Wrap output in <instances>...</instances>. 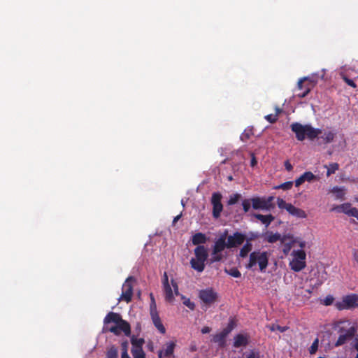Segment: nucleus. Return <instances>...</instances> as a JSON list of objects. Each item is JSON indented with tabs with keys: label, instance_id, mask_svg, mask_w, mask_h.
Here are the masks:
<instances>
[{
	"label": "nucleus",
	"instance_id": "9b49d317",
	"mask_svg": "<svg viewBox=\"0 0 358 358\" xmlns=\"http://www.w3.org/2000/svg\"><path fill=\"white\" fill-rule=\"evenodd\" d=\"M134 281V278L132 277H129L125 280L124 283L122 287V294L118 299V301H124L127 303H129L131 300V297L133 295V286L132 282Z\"/></svg>",
	"mask_w": 358,
	"mask_h": 358
},
{
	"label": "nucleus",
	"instance_id": "a19ab883",
	"mask_svg": "<svg viewBox=\"0 0 358 358\" xmlns=\"http://www.w3.org/2000/svg\"><path fill=\"white\" fill-rule=\"evenodd\" d=\"M150 316L154 317L155 315H159L157 310V305L155 301L150 302Z\"/></svg>",
	"mask_w": 358,
	"mask_h": 358
},
{
	"label": "nucleus",
	"instance_id": "7c9ffc66",
	"mask_svg": "<svg viewBox=\"0 0 358 358\" xmlns=\"http://www.w3.org/2000/svg\"><path fill=\"white\" fill-rule=\"evenodd\" d=\"M107 358H118V349L114 345L108 348L106 352Z\"/></svg>",
	"mask_w": 358,
	"mask_h": 358
},
{
	"label": "nucleus",
	"instance_id": "e433bc0d",
	"mask_svg": "<svg viewBox=\"0 0 358 358\" xmlns=\"http://www.w3.org/2000/svg\"><path fill=\"white\" fill-rule=\"evenodd\" d=\"M267 328H268L271 331L278 330L280 332H284L287 329V327H281L277 324L268 325Z\"/></svg>",
	"mask_w": 358,
	"mask_h": 358
},
{
	"label": "nucleus",
	"instance_id": "473e14b6",
	"mask_svg": "<svg viewBox=\"0 0 358 358\" xmlns=\"http://www.w3.org/2000/svg\"><path fill=\"white\" fill-rule=\"evenodd\" d=\"M181 299H182L183 304L189 308L190 310H194L195 308V304L192 302L189 298H187L182 295H181Z\"/></svg>",
	"mask_w": 358,
	"mask_h": 358
},
{
	"label": "nucleus",
	"instance_id": "bb28decb",
	"mask_svg": "<svg viewBox=\"0 0 358 358\" xmlns=\"http://www.w3.org/2000/svg\"><path fill=\"white\" fill-rule=\"evenodd\" d=\"M152 322L155 327L157 329V330L162 334L166 333V329L164 327L161 319L159 315H155L154 317H151Z\"/></svg>",
	"mask_w": 358,
	"mask_h": 358
},
{
	"label": "nucleus",
	"instance_id": "20e7f679",
	"mask_svg": "<svg viewBox=\"0 0 358 358\" xmlns=\"http://www.w3.org/2000/svg\"><path fill=\"white\" fill-rule=\"evenodd\" d=\"M289 268L294 272H300L306 266V253L303 248L294 249L290 253Z\"/></svg>",
	"mask_w": 358,
	"mask_h": 358
},
{
	"label": "nucleus",
	"instance_id": "7ed1b4c3",
	"mask_svg": "<svg viewBox=\"0 0 358 358\" xmlns=\"http://www.w3.org/2000/svg\"><path fill=\"white\" fill-rule=\"evenodd\" d=\"M194 257L189 262L190 266L198 273H201L206 266V262L208 256V250L203 245H198L194 250Z\"/></svg>",
	"mask_w": 358,
	"mask_h": 358
},
{
	"label": "nucleus",
	"instance_id": "f257e3e1",
	"mask_svg": "<svg viewBox=\"0 0 358 358\" xmlns=\"http://www.w3.org/2000/svg\"><path fill=\"white\" fill-rule=\"evenodd\" d=\"M103 323V329L105 331H110L117 336L122 333L127 336L130 335L131 328L129 324L123 320L118 313L110 312L105 317Z\"/></svg>",
	"mask_w": 358,
	"mask_h": 358
},
{
	"label": "nucleus",
	"instance_id": "37998d69",
	"mask_svg": "<svg viewBox=\"0 0 358 358\" xmlns=\"http://www.w3.org/2000/svg\"><path fill=\"white\" fill-rule=\"evenodd\" d=\"M318 343H319L318 338H316L313 341V343H312V345L309 349V352L310 354H314L316 352V351L317 350V348H318Z\"/></svg>",
	"mask_w": 358,
	"mask_h": 358
},
{
	"label": "nucleus",
	"instance_id": "2f4dec72",
	"mask_svg": "<svg viewBox=\"0 0 358 358\" xmlns=\"http://www.w3.org/2000/svg\"><path fill=\"white\" fill-rule=\"evenodd\" d=\"M325 168L327 169V176H329L334 173L338 169V164L337 163H331L328 166L325 165Z\"/></svg>",
	"mask_w": 358,
	"mask_h": 358
},
{
	"label": "nucleus",
	"instance_id": "f704fd0d",
	"mask_svg": "<svg viewBox=\"0 0 358 358\" xmlns=\"http://www.w3.org/2000/svg\"><path fill=\"white\" fill-rule=\"evenodd\" d=\"M225 272L234 278H239L241 275V272L236 268H232L229 270L225 269Z\"/></svg>",
	"mask_w": 358,
	"mask_h": 358
},
{
	"label": "nucleus",
	"instance_id": "dca6fc26",
	"mask_svg": "<svg viewBox=\"0 0 358 358\" xmlns=\"http://www.w3.org/2000/svg\"><path fill=\"white\" fill-rule=\"evenodd\" d=\"M315 82L316 80H312L310 77L301 78L298 82L297 86L299 90H303L304 87L305 91L302 94H299V96L301 97L306 96Z\"/></svg>",
	"mask_w": 358,
	"mask_h": 358
},
{
	"label": "nucleus",
	"instance_id": "4be33fe9",
	"mask_svg": "<svg viewBox=\"0 0 358 358\" xmlns=\"http://www.w3.org/2000/svg\"><path fill=\"white\" fill-rule=\"evenodd\" d=\"M208 241V238L206 234L201 232L196 233L192 237V242L194 245L205 244Z\"/></svg>",
	"mask_w": 358,
	"mask_h": 358
},
{
	"label": "nucleus",
	"instance_id": "393cba45",
	"mask_svg": "<svg viewBox=\"0 0 358 358\" xmlns=\"http://www.w3.org/2000/svg\"><path fill=\"white\" fill-rule=\"evenodd\" d=\"M331 192L334 194L336 199H344L346 189L344 187L336 186L331 189Z\"/></svg>",
	"mask_w": 358,
	"mask_h": 358
},
{
	"label": "nucleus",
	"instance_id": "79ce46f5",
	"mask_svg": "<svg viewBox=\"0 0 358 358\" xmlns=\"http://www.w3.org/2000/svg\"><path fill=\"white\" fill-rule=\"evenodd\" d=\"M252 205L251 199H245L242 202L243 208L245 212H248Z\"/></svg>",
	"mask_w": 358,
	"mask_h": 358
},
{
	"label": "nucleus",
	"instance_id": "ea45409f",
	"mask_svg": "<svg viewBox=\"0 0 358 358\" xmlns=\"http://www.w3.org/2000/svg\"><path fill=\"white\" fill-rule=\"evenodd\" d=\"M277 204L280 208L282 209H286L287 210L288 206H289L291 203H287L285 200L280 198H278L277 199Z\"/></svg>",
	"mask_w": 358,
	"mask_h": 358
},
{
	"label": "nucleus",
	"instance_id": "c9c22d12",
	"mask_svg": "<svg viewBox=\"0 0 358 358\" xmlns=\"http://www.w3.org/2000/svg\"><path fill=\"white\" fill-rule=\"evenodd\" d=\"M280 110L279 108H276L275 114H270L265 116V119L271 123H273L277 120L278 114L280 113Z\"/></svg>",
	"mask_w": 358,
	"mask_h": 358
},
{
	"label": "nucleus",
	"instance_id": "1a4fd4ad",
	"mask_svg": "<svg viewBox=\"0 0 358 358\" xmlns=\"http://www.w3.org/2000/svg\"><path fill=\"white\" fill-rule=\"evenodd\" d=\"M162 285L166 301L169 303H173L175 296L179 295L177 283L173 279L169 282L167 273L165 272L163 275Z\"/></svg>",
	"mask_w": 358,
	"mask_h": 358
},
{
	"label": "nucleus",
	"instance_id": "603ef678",
	"mask_svg": "<svg viewBox=\"0 0 358 358\" xmlns=\"http://www.w3.org/2000/svg\"><path fill=\"white\" fill-rule=\"evenodd\" d=\"M129 343L127 341H124L122 343V352H128Z\"/></svg>",
	"mask_w": 358,
	"mask_h": 358
},
{
	"label": "nucleus",
	"instance_id": "f3484780",
	"mask_svg": "<svg viewBox=\"0 0 358 358\" xmlns=\"http://www.w3.org/2000/svg\"><path fill=\"white\" fill-rule=\"evenodd\" d=\"M232 329V324H229V326L224 329L220 333L217 334L213 336V342L217 343L220 347H224L226 343V338Z\"/></svg>",
	"mask_w": 358,
	"mask_h": 358
},
{
	"label": "nucleus",
	"instance_id": "864d4df0",
	"mask_svg": "<svg viewBox=\"0 0 358 358\" xmlns=\"http://www.w3.org/2000/svg\"><path fill=\"white\" fill-rule=\"evenodd\" d=\"M251 155H252V159H251V162H250V165H251V166H255L257 164V162L255 159V155L253 154H252Z\"/></svg>",
	"mask_w": 358,
	"mask_h": 358
},
{
	"label": "nucleus",
	"instance_id": "72a5a7b5",
	"mask_svg": "<svg viewBox=\"0 0 358 358\" xmlns=\"http://www.w3.org/2000/svg\"><path fill=\"white\" fill-rule=\"evenodd\" d=\"M241 194H238V193H236V194H234L232 195H230L229 196V199L228 202H227L228 205H234V204H235L241 199Z\"/></svg>",
	"mask_w": 358,
	"mask_h": 358
},
{
	"label": "nucleus",
	"instance_id": "c03bdc74",
	"mask_svg": "<svg viewBox=\"0 0 358 358\" xmlns=\"http://www.w3.org/2000/svg\"><path fill=\"white\" fill-rule=\"evenodd\" d=\"M334 301V298L331 295L327 296L323 300H322V304L325 306H329L333 303Z\"/></svg>",
	"mask_w": 358,
	"mask_h": 358
},
{
	"label": "nucleus",
	"instance_id": "9d476101",
	"mask_svg": "<svg viewBox=\"0 0 358 358\" xmlns=\"http://www.w3.org/2000/svg\"><path fill=\"white\" fill-rule=\"evenodd\" d=\"M335 306L340 310L358 307V295L356 294L346 295L341 301L336 302Z\"/></svg>",
	"mask_w": 358,
	"mask_h": 358
},
{
	"label": "nucleus",
	"instance_id": "09e8293b",
	"mask_svg": "<svg viewBox=\"0 0 358 358\" xmlns=\"http://www.w3.org/2000/svg\"><path fill=\"white\" fill-rule=\"evenodd\" d=\"M251 134V130H245V131L241 134V138L242 141H245L250 138Z\"/></svg>",
	"mask_w": 358,
	"mask_h": 358
},
{
	"label": "nucleus",
	"instance_id": "f8f14e48",
	"mask_svg": "<svg viewBox=\"0 0 358 358\" xmlns=\"http://www.w3.org/2000/svg\"><path fill=\"white\" fill-rule=\"evenodd\" d=\"M273 197L270 196L268 199L265 198L254 197L251 199L252 206L255 210H269L271 208V203Z\"/></svg>",
	"mask_w": 358,
	"mask_h": 358
},
{
	"label": "nucleus",
	"instance_id": "c85d7f7f",
	"mask_svg": "<svg viewBox=\"0 0 358 358\" xmlns=\"http://www.w3.org/2000/svg\"><path fill=\"white\" fill-rule=\"evenodd\" d=\"M252 250V243L247 241L240 250L239 255L241 257H245Z\"/></svg>",
	"mask_w": 358,
	"mask_h": 358
},
{
	"label": "nucleus",
	"instance_id": "8fccbe9b",
	"mask_svg": "<svg viewBox=\"0 0 358 358\" xmlns=\"http://www.w3.org/2000/svg\"><path fill=\"white\" fill-rule=\"evenodd\" d=\"M353 260L358 264V250H353L352 251Z\"/></svg>",
	"mask_w": 358,
	"mask_h": 358
},
{
	"label": "nucleus",
	"instance_id": "4d7b16f0",
	"mask_svg": "<svg viewBox=\"0 0 358 358\" xmlns=\"http://www.w3.org/2000/svg\"><path fill=\"white\" fill-rule=\"evenodd\" d=\"M354 347L355 350L358 351V340H356Z\"/></svg>",
	"mask_w": 358,
	"mask_h": 358
},
{
	"label": "nucleus",
	"instance_id": "4c0bfd02",
	"mask_svg": "<svg viewBox=\"0 0 358 358\" xmlns=\"http://www.w3.org/2000/svg\"><path fill=\"white\" fill-rule=\"evenodd\" d=\"M143 343H144V340L143 338H134V337H133L131 338L132 348H135V347L142 348V345Z\"/></svg>",
	"mask_w": 358,
	"mask_h": 358
},
{
	"label": "nucleus",
	"instance_id": "423d86ee",
	"mask_svg": "<svg viewBox=\"0 0 358 358\" xmlns=\"http://www.w3.org/2000/svg\"><path fill=\"white\" fill-rule=\"evenodd\" d=\"M338 325L340 336L336 342V346L342 345L345 343L348 340L353 337L356 331L355 326L352 325L349 320H341L338 322Z\"/></svg>",
	"mask_w": 358,
	"mask_h": 358
},
{
	"label": "nucleus",
	"instance_id": "ddd939ff",
	"mask_svg": "<svg viewBox=\"0 0 358 358\" xmlns=\"http://www.w3.org/2000/svg\"><path fill=\"white\" fill-rule=\"evenodd\" d=\"M222 196L220 192H214L212 194L211 203L213 205V215L215 218H218L222 211Z\"/></svg>",
	"mask_w": 358,
	"mask_h": 358
},
{
	"label": "nucleus",
	"instance_id": "b1692460",
	"mask_svg": "<svg viewBox=\"0 0 358 358\" xmlns=\"http://www.w3.org/2000/svg\"><path fill=\"white\" fill-rule=\"evenodd\" d=\"M351 208L352 205L350 203H344L343 204L334 206L331 208V211L343 213L348 215Z\"/></svg>",
	"mask_w": 358,
	"mask_h": 358
},
{
	"label": "nucleus",
	"instance_id": "13d9d810",
	"mask_svg": "<svg viewBox=\"0 0 358 358\" xmlns=\"http://www.w3.org/2000/svg\"><path fill=\"white\" fill-rule=\"evenodd\" d=\"M180 217V215H177L176 217H174L173 219V222H177Z\"/></svg>",
	"mask_w": 358,
	"mask_h": 358
},
{
	"label": "nucleus",
	"instance_id": "58836bf2",
	"mask_svg": "<svg viewBox=\"0 0 358 358\" xmlns=\"http://www.w3.org/2000/svg\"><path fill=\"white\" fill-rule=\"evenodd\" d=\"M292 185H293V182L288 181V182H285L282 184H280V185L276 186L275 188V189H282L283 190H288L292 188Z\"/></svg>",
	"mask_w": 358,
	"mask_h": 358
},
{
	"label": "nucleus",
	"instance_id": "412c9836",
	"mask_svg": "<svg viewBox=\"0 0 358 358\" xmlns=\"http://www.w3.org/2000/svg\"><path fill=\"white\" fill-rule=\"evenodd\" d=\"M290 215L296 217L298 218H306L307 215L306 212L299 208L295 207L292 204L288 206V209L287 210Z\"/></svg>",
	"mask_w": 358,
	"mask_h": 358
},
{
	"label": "nucleus",
	"instance_id": "5701e85b",
	"mask_svg": "<svg viewBox=\"0 0 358 358\" xmlns=\"http://www.w3.org/2000/svg\"><path fill=\"white\" fill-rule=\"evenodd\" d=\"M264 239L270 243H273L277 241H282V236L278 233H273L268 231L264 235Z\"/></svg>",
	"mask_w": 358,
	"mask_h": 358
},
{
	"label": "nucleus",
	"instance_id": "3c124183",
	"mask_svg": "<svg viewBox=\"0 0 358 358\" xmlns=\"http://www.w3.org/2000/svg\"><path fill=\"white\" fill-rule=\"evenodd\" d=\"M285 167L286 170H287L288 171H291L293 169L292 165L290 164V162L288 160L285 162Z\"/></svg>",
	"mask_w": 358,
	"mask_h": 358
},
{
	"label": "nucleus",
	"instance_id": "f03ea898",
	"mask_svg": "<svg viewBox=\"0 0 358 358\" xmlns=\"http://www.w3.org/2000/svg\"><path fill=\"white\" fill-rule=\"evenodd\" d=\"M292 131L295 134L297 140L302 141L306 138L313 140L322 134L320 129L313 127L310 124H302L294 122L290 126Z\"/></svg>",
	"mask_w": 358,
	"mask_h": 358
},
{
	"label": "nucleus",
	"instance_id": "2eb2a0df",
	"mask_svg": "<svg viewBox=\"0 0 358 358\" xmlns=\"http://www.w3.org/2000/svg\"><path fill=\"white\" fill-rule=\"evenodd\" d=\"M227 248H236L241 245L245 240V234L236 232L229 236H227Z\"/></svg>",
	"mask_w": 358,
	"mask_h": 358
},
{
	"label": "nucleus",
	"instance_id": "a878e982",
	"mask_svg": "<svg viewBox=\"0 0 358 358\" xmlns=\"http://www.w3.org/2000/svg\"><path fill=\"white\" fill-rule=\"evenodd\" d=\"M255 217L258 219L262 223L264 224L267 227L274 220L272 215H263L261 214H255Z\"/></svg>",
	"mask_w": 358,
	"mask_h": 358
},
{
	"label": "nucleus",
	"instance_id": "a211bd4d",
	"mask_svg": "<svg viewBox=\"0 0 358 358\" xmlns=\"http://www.w3.org/2000/svg\"><path fill=\"white\" fill-rule=\"evenodd\" d=\"M249 341V336L247 334H238L234 337L233 346L236 348L245 347Z\"/></svg>",
	"mask_w": 358,
	"mask_h": 358
},
{
	"label": "nucleus",
	"instance_id": "6ab92c4d",
	"mask_svg": "<svg viewBox=\"0 0 358 358\" xmlns=\"http://www.w3.org/2000/svg\"><path fill=\"white\" fill-rule=\"evenodd\" d=\"M176 343L170 341L166 343L165 348L158 352L159 358H168L173 355Z\"/></svg>",
	"mask_w": 358,
	"mask_h": 358
},
{
	"label": "nucleus",
	"instance_id": "cd10ccee",
	"mask_svg": "<svg viewBox=\"0 0 358 358\" xmlns=\"http://www.w3.org/2000/svg\"><path fill=\"white\" fill-rule=\"evenodd\" d=\"M335 135L336 134L333 131L329 130L325 131L321 138L324 143H329L334 141Z\"/></svg>",
	"mask_w": 358,
	"mask_h": 358
},
{
	"label": "nucleus",
	"instance_id": "4468645a",
	"mask_svg": "<svg viewBox=\"0 0 358 358\" xmlns=\"http://www.w3.org/2000/svg\"><path fill=\"white\" fill-rule=\"evenodd\" d=\"M199 297L203 303L212 304L217 297V294L212 288H207L199 291Z\"/></svg>",
	"mask_w": 358,
	"mask_h": 358
},
{
	"label": "nucleus",
	"instance_id": "0eeeda50",
	"mask_svg": "<svg viewBox=\"0 0 358 358\" xmlns=\"http://www.w3.org/2000/svg\"><path fill=\"white\" fill-rule=\"evenodd\" d=\"M280 243L282 245V252L285 255L291 253L292 247L299 246L300 248H305L307 244L306 241L301 237L294 236L290 234L283 235Z\"/></svg>",
	"mask_w": 358,
	"mask_h": 358
},
{
	"label": "nucleus",
	"instance_id": "5fc2aeb1",
	"mask_svg": "<svg viewBox=\"0 0 358 358\" xmlns=\"http://www.w3.org/2000/svg\"><path fill=\"white\" fill-rule=\"evenodd\" d=\"M210 331V328L208 327H204L201 329L202 334H208Z\"/></svg>",
	"mask_w": 358,
	"mask_h": 358
},
{
	"label": "nucleus",
	"instance_id": "de8ad7c7",
	"mask_svg": "<svg viewBox=\"0 0 358 358\" xmlns=\"http://www.w3.org/2000/svg\"><path fill=\"white\" fill-rule=\"evenodd\" d=\"M246 358H261L260 355L258 352L251 351L248 355Z\"/></svg>",
	"mask_w": 358,
	"mask_h": 358
},
{
	"label": "nucleus",
	"instance_id": "39448f33",
	"mask_svg": "<svg viewBox=\"0 0 358 358\" xmlns=\"http://www.w3.org/2000/svg\"><path fill=\"white\" fill-rule=\"evenodd\" d=\"M269 253L266 251L257 250L250 253L249 262L246 267L252 268L256 265L259 266V270L264 272L268 263Z\"/></svg>",
	"mask_w": 358,
	"mask_h": 358
},
{
	"label": "nucleus",
	"instance_id": "c756f323",
	"mask_svg": "<svg viewBox=\"0 0 358 358\" xmlns=\"http://www.w3.org/2000/svg\"><path fill=\"white\" fill-rule=\"evenodd\" d=\"M131 354L134 358H145V355L142 348L135 347L131 349Z\"/></svg>",
	"mask_w": 358,
	"mask_h": 358
},
{
	"label": "nucleus",
	"instance_id": "680f3d73",
	"mask_svg": "<svg viewBox=\"0 0 358 358\" xmlns=\"http://www.w3.org/2000/svg\"><path fill=\"white\" fill-rule=\"evenodd\" d=\"M357 78H358V76H357Z\"/></svg>",
	"mask_w": 358,
	"mask_h": 358
},
{
	"label": "nucleus",
	"instance_id": "aec40b11",
	"mask_svg": "<svg viewBox=\"0 0 358 358\" xmlns=\"http://www.w3.org/2000/svg\"><path fill=\"white\" fill-rule=\"evenodd\" d=\"M317 179V177L310 171H306L299 178L295 180L296 187L300 186L304 182H312Z\"/></svg>",
	"mask_w": 358,
	"mask_h": 358
},
{
	"label": "nucleus",
	"instance_id": "a18cd8bd",
	"mask_svg": "<svg viewBox=\"0 0 358 358\" xmlns=\"http://www.w3.org/2000/svg\"><path fill=\"white\" fill-rule=\"evenodd\" d=\"M348 215L356 217L358 220V209L352 206Z\"/></svg>",
	"mask_w": 358,
	"mask_h": 358
},
{
	"label": "nucleus",
	"instance_id": "49530a36",
	"mask_svg": "<svg viewBox=\"0 0 358 358\" xmlns=\"http://www.w3.org/2000/svg\"><path fill=\"white\" fill-rule=\"evenodd\" d=\"M343 80H345V82L350 87H353V88H356L357 87V85L355 84V83L351 80V79H349L347 77H343Z\"/></svg>",
	"mask_w": 358,
	"mask_h": 358
},
{
	"label": "nucleus",
	"instance_id": "6e6d98bb",
	"mask_svg": "<svg viewBox=\"0 0 358 358\" xmlns=\"http://www.w3.org/2000/svg\"><path fill=\"white\" fill-rule=\"evenodd\" d=\"M121 358H131L128 355V352H122Z\"/></svg>",
	"mask_w": 358,
	"mask_h": 358
},
{
	"label": "nucleus",
	"instance_id": "052dcab7",
	"mask_svg": "<svg viewBox=\"0 0 358 358\" xmlns=\"http://www.w3.org/2000/svg\"><path fill=\"white\" fill-rule=\"evenodd\" d=\"M354 200L358 203V196H355L354 198Z\"/></svg>",
	"mask_w": 358,
	"mask_h": 358
},
{
	"label": "nucleus",
	"instance_id": "bf43d9fd",
	"mask_svg": "<svg viewBox=\"0 0 358 358\" xmlns=\"http://www.w3.org/2000/svg\"><path fill=\"white\" fill-rule=\"evenodd\" d=\"M150 301H151L150 302L155 301L154 296L152 293L150 294Z\"/></svg>",
	"mask_w": 358,
	"mask_h": 358
},
{
	"label": "nucleus",
	"instance_id": "6e6552de",
	"mask_svg": "<svg viewBox=\"0 0 358 358\" xmlns=\"http://www.w3.org/2000/svg\"><path fill=\"white\" fill-rule=\"evenodd\" d=\"M227 231H226L215 241L211 253V262H217L222 259V252L227 248Z\"/></svg>",
	"mask_w": 358,
	"mask_h": 358
}]
</instances>
